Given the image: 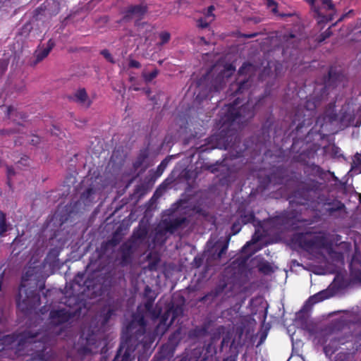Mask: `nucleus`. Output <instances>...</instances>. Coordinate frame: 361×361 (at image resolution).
<instances>
[{
    "mask_svg": "<svg viewBox=\"0 0 361 361\" xmlns=\"http://www.w3.org/2000/svg\"><path fill=\"white\" fill-rule=\"evenodd\" d=\"M253 71L254 66L251 63L244 62L238 69L236 80L230 85L229 95L237 97L232 103L225 105L221 109L219 124L223 129L219 134L209 138L211 142H216L212 145V149H227L230 147L229 137L233 135L232 126L234 123H244L249 121L254 118L256 110L263 105L264 95L259 97L255 104H252L249 97L246 103L240 106L241 99L239 96L248 92L252 86Z\"/></svg>",
    "mask_w": 361,
    "mask_h": 361,
    "instance_id": "nucleus-1",
    "label": "nucleus"
},
{
    "mask_svg": "<svg viewBox=\"0 0 361 361\" xmlns=\"http://www.w3.org/2000/svg\"><path fill=\"white\" fill-rule=\"evenodd\" d=\"M142 306L139 305L137 312L132 316L131 322L126 326V336L122 337L119 348L113 361H133V355L140 338L145 333L147 322Z\"/></svg>",
    "mask_w": 361,
    "mask_h": 361,
    "instance_id": "nucleus-2",
    "label": "nucleus"
},
{
    "mask_svg": "<svg viewBox=\"0 0 361 361\" xmlns=\"http://www.w3.org/2000/svg\"><path fill=\"white\" fill-rule=\"evenodd\" d=\"M16 349L23 350L29 344H34L38 350L31 353L32 360L34 361H52L53 353L47 351V345L50 341L49 336L44 332L39 331L33 332L30 329H25L20 332H16Z\"/></svg>",
    "mask_w": 361,
    "mask_h": 361,
    "instance_id": "nucleus-3",
    "label": "nucleus"
},
{
    "mask_svg": "<svg viewBox=\"0 0 361 361\" xmlns=\"http://www.w3.org/2000/svg\"><path fill=\"white\" fill-rule=\"evenodd\" d=\"M108 281L105 276L94 272L87 276L85 273H78L71 284L73 291L90 298L102 296L108 290Z\"/></svg>",
    "mask_w": 361,
    "mask_h": 361,
    "instance_id": "nucleus-4",
    "label": "nucleus"
},
{
    "mask_svg": "<svg viewBox=\"0 0 361 361\" xmlns=\"http://www.w3.org/2000/svg\"><path fill=\"white\" fill-rule=\"evenodd\" d=\"M29 281L28 274L26 273L22 277V281L16 297L18 309L25 314L31 312L40 305V295L37 283L30 286Z\"/></svg>",
    "mask_w": 361,
    "mask_h": 361,
    "instance_id": "nucleus-5",
    "label": "nucleus"
},
{
    "mask_svg": "<svg viewBox=\"0 0 361 361\" xmlns=\"http://www.w3.org/2000/svg\"><path fill=\"white\" fill-rule=\"evenodd\" d=\"M322 183L313 179L302 182L298 188L293 192V199L290 203L299 205H308L312 203L322 202L320 193Z\"/></svg>",
    "mask_w": 361,
    "mask_h": 361,
    "instance_id": "nucleus-6",
    "label": "nucleus"
},
{
    "mask_svg": "<svg viewBox=\"0 0 361 361\" xmlns=\"http://www.w3.org/2000/svg\"><path fill=\"white\" fill-rule=\"evenodd\" d=\"M224 85L225 80L221 73L214 77L210 73H207L197 81L198 92L196 98L199 100L212 98L215 94L219 92Z\"/></svg>",
    "mask_w": 361,
    "mask_h": 361,
    "instance_id": "nucleus-7",
    "label": "nucleus"
},
{
    "mask_svg": "<svg viewBox=\"0 0 361 361\" xmlns=\"http://www.w3.org/2000/svg\"><path fill=\"white\" fill-rule=\"evenodd\" d=\"M319 100L308 99L304 106H298L294 114L292 123L296 125L295 130L299 132L303 127L310 126L313 123L315 109Z\"/></svg>",
    "mask_w": 361,
    "mask_h": 361,
    "instance_id": "nucleus-8",
    "label": "nucleus"
},
{
    "mask_svg": "<svg viewBox=\"0 0 361 361\" xmlns=\"http://www.w3.org/2000/svg\"><path fill=\"white\" fill-rule=\"evenodd\" d=\"M311 231L297 233L295 236L296 242L300 247L306 250L314 249H328L331 247V243L329 240L325 232L319 231L318 235H314L312 238L307 239V235H312Z\"/></svg>",
    "mask_w": 361,
    "mask_h": 361,
    "instance_id": "nucleus-9",
    "label": "nucleus"
},
{
    "mask_svg": "<svg viewBox=\"0 0 361 361\" xmlns=\"http://www.w3.org/2000/svg\"><path fill=\"white\" fill-rule=\"evenodd\" d=\"M305 1L311 6L318 24H326L333 20L336 9L332 0H322L321 6L316 5L317 0Z\"/></svg>",
    "mask_w": 361,
    "mask_h": 361,
    "instance_id": "nucleus-10",
    "label": "nucleus"
},
{
    "mask_svg": "<svg viewBox=\"0 0 361 361\" xmlns=\"http://www.w3.org/2000/svg\"><path fill=\"white\" fill-rule=\"evenodd\" d=\"M183 309L181 305H171L169 306L164 314L160 315V321L154 329V334L157 336H162L176 319L183 314Z\"/></svg>",
    "mask_w": 361,
    "mask_h": 361,
    "instance_id": "nucleus-11",
    "label": "nucleus"
},
{
    "mask_svg": "<svg viewBox=\"0 0 361 361\" xmlns=\"http://www.w3.org/2000/svg\"><path fill=\"white\" fill-rule=\"evenodd\" d=\"M99 345L98 335L93 331H89L86 336L83 334L80 336L75 348L78 355L85 356L97 353Z\"/></svg>",
    "mask_w": 361,
    "mask_h": 361,
    "instance_id": "nucleus-12",
    "label": "nucleus"
},
{
    "mask_svg": "<svg viewBox=\"0 0 361 361\" xmlns=\"http://www.w3.org/2000/svg\"><path fill=\"white\" fill-rule=\"evenodd\" d=\"M143 298L146 299V301L143 305L146 314L152 320H157L161 315V307L158 305H156L155 307H154L157 295L149 286H146L145 288Z\"/></svg>",
    "mask_w": 361,
    "mask_h": 361,
    "instance_id": "nucleus-13",
    "label": "nucleus"
},
{
    "mask_svg": "<svg viewBox=\"0 0 361 361\" xmlns=\"http://www.w3.org/2000/svg\"><path fill=\"white\" fill-rule=\"evenodd\" d=\"M76 315V312L66 308L52 309L48 317V323L51 326H61L69 322Z\"/></svg>",
    "mask_w": 361,
    "mask_h": 361,
    "instance_id": "nucleus-14",
    "label": "nucleus"
},
{
    "mask_svg": "<svg viewBox=\"0 0 361 361\" xmlns=\"http://www.w3.org/2000/svg\"><path fill=\"white\" fill-rule=\"evenodd\" d=\"M288 176L287 170L281 166L276 167L271 173L260 180V185L264 189L268 188L270 185L276 186L283 185Z\"/></svg>",
    "mask_w": 361,
    "mask_h": 361,
    "instance_id": "nucleus-15",
    "label": "nucleus"
},
{
    "mask_svg": "<svg viewBox=\"0 0 361 361\" xmlns=\"http://www.w3.org/2000/svg\"><path fill=\"white\" fill-rule=\"evenodd\" d=\"M148 11V6L145 3L130 5L123 11V20L126 22L133 18L141 20Z\"/></svg>",
    "mask_w": 361,
    "mask_h": 361,
    "instance_id": "nucleus-16",
    "label": "nucleus"
},
{
    "mask_svg": "<svg viewBox=\"0 0 361 361\" xmlns=\"http://www.w3.org/2000/svg\"><path fill=\"white\" fill-rule=\"evenodd\" d=\"M343 73L336 67L331 66L328 72V78L324 80L323 93H326V88L335 87L344 79Z\"/></svg>",
    "mask_w": 361,
    "mask_h": 361,
    "instance_id": "nucleus-17",
    "label": "nucleus"
},
{
    "mask_svg": "<svg viewBox=\"0 0 361 361\" xmlns=\"http://www.w3.org/2000/svg\"><path fill=\"white\" fill-rule=\"evenodd\" d=\"M54 47L55 42L52 39H49L46 44L39 45L34 52V64L36 65L47 58Z\"/></svg>",
    "mask_w": 361,
    "mask_h": 361,
    "instance_id": "nucleus-18",
    "label": "nucleus"
},
{
    "mask_svg": "<svg viewBox=\"0 0 361 361\" xmlns=\"http://www.w3.org/2000/svg\"><path fill=\"white\" fill-rule=\"evenodd\" d=\"M236 213L238 216L237 219L240 221L243 225L252 223L255 219L254 212L252 210H247L245 205L243 204H241L238 207Z\"/></svg>",
    "mask_w": 361,
    "mask_h": 361,
    "instance_id": "nucleus-19",
    "label": "nucleus"
},
{
    "mask_svg": "<svg viewBox=\"0 0 361 361\" xmlns=\"http://www.w3.org/2000/svg\"><path fill=\"white\" fill-rule=\"evenodd\" d=\"M187 222V218L184 216L170 219L163 221L164 229L170 233H174Z\"/></svg>",
    "mask_w": 361,
    "mask_h": 361,
    "instance_id": "nucleus-20",
    "label": "nucleus"
},
{
    "mask_svg": "<svg viewBox=\"0 0 361 361\" xmlns=\"http://www.w3.org/2000/svg\"><path fill=\"white\" fill-rule=\"evenodd\" d=\"M98 190L94 185H90L80 197V200L85 206H89L95 202V198L97 195Z\"/></svg>",
    "mask_w": 361,
    "mask_h": 361,
    "instance_id": "nucleus-21",
    "label": "nucleus"
},
{
    "mask_svg": "<svg viewBox=\"0 0 361 361\" xmlns=\"http://www.w3.org/2000/svg\"><path fill=\"white\" fill-rule=\"evenodd\" d=\"M121 263L122 265H127L132 261L133 245L130 242H125L120 247Z\"/></svg>",
    "mask_w": 361,
    "mask_h": 361,
    "instance_id": "nucleus-22",
    "label": "nucleus"
},
{
    "mask_svg": "<svg viewBox=\"0 0 361 361\" xmlns=\"http://www.w3.org/2000/svg\"><path fill=\"white\" fill-rule=\"evenodd\" d=\"M73 100L87 109L89 108L92 103L85 88H80L75 92Z\"/></svg>",
    "mask_w": 361,
    "mask_h": 361,
    "instance_id": "nucleus-23",
    "label": "nucleus"
},
{
    "mask_svg": "<svg viewBox=\"0 0 361 361\" xmlns=\"http://www.w3.org/2000/svg\"><path fill=\"white\" fill-rule=\"evenodd\" d=\"M227 287V283L223 281H221L216 287L212 289L210 292L207 293L204 296L201 298V301H206L209 299L214 300V298L221 295Z\"/></svg>",
    "mask_w": 361,
    "mask_h": 361,
    "instance_id": "nucleus-24",
    "label": "nucleus"
},
{
    "mask_svg": "<svg viewBox=\"0 0 361 361\" xmlns=\"http://www.w3.org/2000/svg\"><path fill=\"white\" fill-rule=\"evenodd\" d=\"M180 329H178L173 332L169 337V357L173 355L176 348L180 341Z\"/></svg>",
    "mask_w": 361,
    "mask_h": 361,
    "instance_id": "nucleus-25",
    "label": "nucleus"
},
{
    "mask_svg": "<svg viewBox=\"0 0 361 361\" xmlns=\"http://www.w3.org/2000/svg\"><path fill=\"white\" fill-rule=\"evenodd\" d=\"M149 155V149L148 147L141 149L139 152V154L133 164V169L135 170H137L140 168H141L146 162V160L148 159Z\"/></svg>",
    "mask_w": 361,
    "mask_h": 361,
    "instance_id": "nucleus-26",
    "label": "nucleus"
},
{
    "mask_svg": "<svg viewBox=\"0 0 361 361\" xmlns=\"http://www.w3.org/2000/svg\"><path fill=\"white\" fill-rule=\"evenodd\" d=\"M324 204L328 206L326 210L329 215H333L335 212L342 211L345 208V204L338 200H328Z\"/></svg>",
    "mask_w": 361,
    "mask_h": 361,
    "instance_id": "nucleus-27",
    "label": "nucleus"
},
{
    "mask_svg": "<svg viewBox=\"0 0 361 361\" xmlns=\"http://www.w3.org/2000/svg\"><path fill=\"white\" fill-rule=\"evenodd\" d=\"M337 118H338V115L334 110H332L329 112L326 111V112H324V114L322 116L317 118L316 124L319 125L321 127H323L324 123H331L336 121L337 120Z\"/></svg>",
    "mask_w": 361,
    "mask_h": 361,
    "instance_id": "nucleus-28",
    "label": "nucleus"
},
{
    "mask_svg": "<svg viewBox=\"0 0 361 361\" xmlns=\"http://www.w3.org/2000/svg\"><path fill=\"white\" fill-rule=\"evenodd\" d=\"M331 296H333L332 291L329 289H325L310 296L308 299V302L314 305L324 300L329 299Z\"/></svg>",
    "mask_w": 361,
    "mask_h": 361,
    "instance_id": "nucleus-29",
    "label": "nucleus"
},
{
    "mask_svg": "<svg viewBox=\"0 0 361 361\" xmlns=\"http://www.w3.org/2000/svg\"><path fill=\"white\" fill-rule=\"evenodd\" d=\"M7 116L13 122L20 124V121H24L27 118V114L23 111H18L12 106H9L7 108Z\"/></svg>",
    "mask_w": 361,
    "mask_h": 361,
    "instance_id": "nucleus-30",
    "label": "nucleus"
},
{
    "mask_svg": "<svg viewBox=\"0 0 361 361\" xmlns=\"http://www.w3.org/2000/svg\"><path fill=\"white\" fill-rule=\"evenodd\" d=\"M170 159H171L170 156L166 157L158 165V166L157 167V169L155 171L151 170L149 171L152 179H157L162 175V173L165 171L166 168L167 167V166L170 161Z\"/></svg>",
    "mask_w": 361,
    "mask_h": 361,
    "instance_id": "nucleus-31",
    "label": "nucleus"
},
{
    "mask_svg": "<svg viewBox=\"0 0 361 361\" xmlns=\"http://www.w3.org/2000/svg\"><path fill=\"white\" fill-rule=\"evenodd\" d=\"M16 332L6 335L1 338L2 343L11 348L13 347L16 348Z\"/></svg>",
    "mask_w": 361,
    "mask_h": 361,
    "instance_id": "nucleus-32",
    "label": "nucleus"
},
{
    "mask_svg": "<svg viewBox=\"0 0 361 361\" xmlns=\"http://www.w3.org/2000/svg\"><path fill=\"white\" fill-rule=\"evenodd\" d=\"M265 1H266V4H267V8H270L271 12L275 16H280L281 18L286 17V16H288V17L292 16V14H290V13H288V14L279 13V12H278V4L275 1H274V0H265Z\"/></svg>",
    "mask_w": 361,
    "mask_h": 361,
    "instance_id": "nucleus-33",
    "label": "nucleus"
},
{
    "mask_svg": "<svg viewBox=\"0 0 361 361\" xmlns=\"http://www.w3.org/2000/svg\"><path fill=\"white\" fill-rule=\"evenodd\" d=\"M147 235V230L145 227H139L137 229L134 230L132 238L134 241L137 240H143L146 238Z\"/></svg>",
    "mask_w": 361,
    "mask_h": 361,
    "instance_id": "nucleus-34",
    "label": "nucleus"
},
{
    "mask_svg": "<svg viewBox=\"0 0 361 361\" xmlns=\"http://www.w3.org/2000/svg\"><path fill=\"white\" fill-rule=\"evenodd\" d=\"M274 123V118L272 114H270L262 126V130L264 135L267 134V135L269 136V132L271 129Z\"/></svg>",
    "mask_w": 361,
    "mask_h": 361,
    "instance_id": "nucleus-35",
    "label": "nucleus"
},
{
    "mask_svg": "<svg viewBox=\"0 0 361 361\" xmlns=\"http://www.w3.org/2000/svg\"><path fill=\"white\" fill-rule=\"evenodd\" d=\"M115 309L111 307H109L106 312H104V309L102 310L100 316L102 317V324L103 326L107 324L111 316L115 314Z\"/></svg>",
    "mask_w": 361,
    "mask_h": 361,
    "instance_id": "nucleus-36",
    "label": "nucleus"
},
{
    "mask_svg": "<svg viewBox=\"0 0 361 361\" xmlns=\"http://www.w3.org/2000/svg\"><path fill=\"white\" fill-rule=\"evenodd\" d=\"M311 173L313 176H318L319 178H324L326 173L324 170L319 165L312 164L310 166Z\"/></svg>",
    "mask_w": 361,
    "mask_h": 361,
    "instance_id": "nucleus-37",
    "label": "nucleus"
},
{
    "mask_svg": "<svg viewBox=\"0 0 361 361\" xmlns=\"http://www.w3.org/2000/svg\"><path fill=\"white\" fill-rule=\"evenodd\" d=\"M159 73V70L157 68H154L150 73L142 72V77L146 83H149L157 77Z\"/></svg>",
    "mask_w": 361,
    "mask_h": 361,
    "instance_id": "nucleus-38",
    "label": "nucleus"
},
{
    "mask_svg": "<svg viewBox=\"0 0 361 361\" xmlns=\"http://www.w3.org/2000/svg\"><path fill=\"white\" fill-rule=\"evenodd\" d=\"M8 225L6 223V214L0 211V235H4V234L8 231Z\"/></svg>",
    "mask_w": 361,
    "mask_h": 361,
    "instance_id": "nucleus-39",
    "label": "nucleus"
},
{
    "mask_svg": "<svg viewBox=\"0 0 361 361\" xmlns=\"http://www.w3.org/2000/svg\"><path fill=\"white\" fill-rule=\"evenodd\" d=\"M345 326V322L341 319H336L333 321L329 325L331 331H341Z\"/></svg>",
    "mask_w": 361,
    "mask_h": 361,
    "instance_id": "nucleus-40",
    "label": "nucleus"
},
{
    "mask_svg": "<svg viewBox=\"0 0 361 361\" xmlns=\"http://www.w3.org/2000/svg\"><path fill=\"white\" fill-rule=\"evenodd\" d=\"M219 246V243L216 245V259H221V257L226 254L228 246V240L224 242L222 245L220 246V249L217 251V247Z\"/></svg>",
    "mask_w": 361,
    "mask_h": 361,
    "instance_id": "nucleus-41",
    "label": "nucleus"
},
{
    "mask_svg": "<svg viewBox=\"0 0 361 361\" xmlns=\"http://www.w3.org/2000/svg\"><path fill=\"white\" fill-rule=\"evenodd\" d=\"M160 42L158 43L159 46H163L168 43L171 39V34L167 31L161 32L159 34Z\"/></svg>",
    "mask_w": 361,
    "mask_h": 361,
    "instance_id": "nucleus-42",
    "label": "nucleus"
},
{
    "mask_svg": "<svg viewBox=\"0 0 361 361\" xmlns=\"http://www.w3.org/2000/svg\"><path fill=\"white\" fill-rule=\"evenodd\" d=\"M120 240L121 239L118 238L117 233H115L111 240H109L107 243H102V247L106 249L108 244H110L112 246H116L119 243Z\"/></svg>",
    "mask_w": 361,
    "mask_h": 361,
    "instance_id": "nucleus-43",
    "label": "nucleus"
},
{
    "mask_svg": "<svg viewBox=\"0 0 361 361\" xmlns=\"http://www.w3.org/2000/svg\"><path fill=\"white\" fill-rule=\"evenodd\" d=\"M259 271L264 274H269L273 271V269L270 264L267 262L259 267Z\"/></svg>",
    "mask_w": 361,
    "mask_h": 361,
    "instance_id": "nucleus-44",
    "label": "nucleus"
},
{
    "mask_svg": "<svg viewBox=\"0 0 361 361\" xmlns=\"http://www.w3.org/2000/svg\"><path fill=\"white\" fill-rule=\"evenodd\" d=\"M243 226V224L240 221L236 219V221H235L231 226L232 234L236 235L237 233H238L241 231Z\"/></svg>",
    "mask_w": 361,
    "mask_h": 361,
    "instance_id": "nucleus-45",
    "label": "nucleus"
},
{
    "mask_svg": "<svg viewBox=\"0 0 361 361\" xmlns=\"http://www.w3.org/2000/svg\"><path fill=\"white\" fill-rule=\"evenodd\" d=\"M204 259V258L203 255L195 256L192 262V267L200 268L203 264Z\"/></svg>",
    "mask_w": 361,
    "mask_h": 361,
    "instance_id": "nucleus-46",
    "label": "nucleus"
},
{
    "mask_svg": "<svg viewBox=\"0 0 361 361\" xmlns=\"http://www.w3.org/2000/svg\"><path fill=\"white\" fill-rule=\"evenodd\" d=\"M44 12L45 7L40 6L34 11L33 17L35 18L36 20H41L40 16L44 15Z\"/></svg>",
    "mask_w": 361,
    "mask_h": 361,
    "instance_id": "nucleus-47",
    "label": "nucleus"
},
{
    "mask_svg": "<svg viewBox=\"0 0 361 361\" xmlns=\"http://www.w3.org/2000/svg\"><path fill=\"white\" fill-rule=\"evenodd\" d=\"M8 61L6 59H0V78L4 75L8 69Z\"/></svg>",
    "mask_w": 361,
    "mask_h": 361,
    "instance_id": "nucleus-48",
    "label": "nucleus"
},
{
    "mask_svg": "<svg viewBox=\"0 0 361 361\" xmlns=\"http://www.w3.org/2000/svg\"><path fill=\"white\" fill-rule=\"evenodd\" d=\"M332 35V32L331 30V27H329L324 32L321 33L319 36L318 41L319 42H322L329 38Z\"/></svg>",
    "mask_w": 361,
    "mask_h": 361,
    "instance_id": "nucleus-49",
    "label": "nucleus"
},
{
    "mask_svg": "<svg viewBox=\"0 0 361 361\" xmlns=\"http://www.w3.org/2000/svg\"><path fill=\"white\" fill-rule=\"evenodd\" d=\"M100 54L102 55L109 62L114 63L115 61L108 49H102L100 51Z\"/></svg>",
    "mask_w": 361,
    "mask_h": 361,
    "instance_id": "nucleus-50",
    "label": "nucleus"
},
{
    "mask_svg": "<svg viewBox=\"0 0 361 361\" xmlns=\"http://www.w3.org/2000/svg\"><path fill=\"white\" fill-rule=\"evenodd\" d=\"M15 170L13 169V166H7V171H6V174H7V184L8 185V186L11 188V177L15 175Z\"/></svg>",
    "mask_w": 361,
    "mask_h": 361,
    "instance_id": "nucleus-51",
    "label": "nucleus"
},
{
    "mask_svg": "<svg viewBox=\"0 0 361 361\" xmlns=\"http://www.w3.org/2000/svg\"><path fill=\"white\" fill-rule=\"evenodd\" d=\"M361 166V154L356 153L353 158L352 168Z\"/></svg>",
    "mask_w": 361,
    "mask_h": 361,
    "instance_id": "nucleus-52",
    "label": "nucleus"
},
{
    "mask_svg": "<svg viewBox=\"0 0 361 361\" xmlns=\"http://www.w3.org/2000/svg\"><path fill=\"white\" fill-rule=\"evenodd\" d=\"M197 27L202 29L209 27L210 22H208L204 18H200L197 20Z\"/></svg>",
    "mask_w": 361,
    "mask_h": 361,
    "instance_id": "nucleus-53",
    "label": "nucleus"
},
{
    "mask_svg": "<svg viewBox=\"0 0 361 361\" xmlns=\"http://www.w3.org/2000/svg\"><path fill=\"white\" fill-rule=\"evenodd\" d=\"M215 10V8L213 5L209 6L206 11L204 13L205 18H212V20L214 18V11Z\"/></svg>",
    "mask_w": 361,
    "mask_h": 361,
    "instance_id": "nucleus-54",
    "label": "nucleus"
},
{
    "mask_svg": "<svg viewBox=\"0 0 361 361\" xmlns=\"http://www.w3.org/2000/svg\"><path fill=\"white\" fill-rule=\"evenodd\" d=\"M128 66L130 68H140L141 67V63L135 59H130Z\"/></svg>",
    "mask_w": 361,
    "mask_h": 361,
    "instance_id": "nucleus-55",
    "label": "nucleus"
},
{
    "mask_svg": "<svg viewBox=\"0 0 361 361\" xmlns=\"http://www.w3.org/2000/svg\"><path fill=\"white\" fill-rule=\"evenodd\" d=\"M40 137L38 135H33L30 140V143L32 145H37L40 142Z\"/></svg>",
    "mask_w": 361,
    "mask_h": 361,
    "instance_id": "nucleus-56",
    "label": "nucleus"
},
{
    "mask_svg": "<svg viewBox=\"0 0 361 361\" xmlns=\"http://www.w3.org/2000/svg\"><path fill=\"white\" fill-rule=\"evenodd\" d=\"M238 360V353H233L230 355L223 359V361H237Z\"/></svg>",
    "mask_w": 361,
    "mask_h": 361,
    "instance_id": "nucleus-57",
    "label": "nucleus"
},
{
    "mask_svg": "<svg viewBox=\"0 0 361 361\" xmlns=\"http://www.w3.org/2000/svg\"><path fill=\"white\" fill-rule=\"evenodd\" d=\"M18 164H20L23 166H27L28 165V163H29V157L26 155H23L20 159L18 161Z\"/></svg>",
    "mask_w": 361,
    "mask_h": 361,
    "instance_id": "nucleus-58",
    "label": "nucleus"
},
{
    "mask_svg": "<svg viewBox=\"0 0 361 361\" xmlns=\"http://www.w3.org/2000/svg\"><path fill=\"white\" fill-rule=\"evenodd\" d=\"M257 35H258V32H252L250 34H242L240 35V37L247 38V39H250V38H254V37H257Z\"/></svg>",
    "mask_w": 361,
    "mask_h": 361,
    "instance_id": "nucleus-59",
    "label": "nucleus"
},
{
    "mask_svg": "<svg viewBox=\"0 0 361 361\" xmlns=\"http://www.w3.org/2000/svg\"><path fill=\"white\" fill-rule=\"evenodd\" d=\"M295 38V35L293 34L284 35L283 36V39L286 42H288L289 39Z\"/></svg>",
    "mask_w": 361,
    "mask_h": 361,
    "instance_id": "nucleus-60",
    "label": "nucleus"
},
{
    "mask_svg": "<svg viewBox=\"0 0 361 361\" xmlns=\"http://www.w3.org/2000/svg\"><path fill=\"white\" fill-rule=\"evenodd\" d=\"M324 352L326 355L329 354L331 355L334 353V351L331 350V348L328 345L324 346Z\"/></svg>",
    "mask_w": 361,
    "mask_h": 361,
    "instance_id": "nucleus-61",
    "label": "nucleus"
},
{
    "mask_svg": "<svg viewBox=\"0 0 361 361\" xmlns=\"http://www.w3.org/2000/svg\"><path fill=\"white\" fill-rule=\"evenodd\" d=\"M208 170H209L212 173H215L218 171L217 167L215 165H210L207 167Z\"/></svg>",
    "mask_w": 361,
    "mask_h": 361,
    "instance_id": "nucleus-62",
    "label": "nucleus"
},
{
    "mask_svg": "<svg viewBox=\"0 0 361 361\" xmlns=\"http://www.w3.org/2000/svg\"><path fill=\"white\" fill-rule=\"evenodd\" d=\"M11 133H14V131L11 130H2L0 132L1 135L11 134Z\"/></svg>",
    "mask_w": 361,
    "mask_h": 361,
    "instance_id": "nucleus-63",
    "label": "nucleus"
},
{
    "mask_svg": "<svg viewBox=\"0 0 361 361\" xmlns=\"http://www.w3.org/2000/svg\"><path fill=\"white\" fill-rule=\"evenodd\" d=\"M22 30H27V32H29L30 31V30H31L30 24H25V25L23 27Z\"/></svg>",
    "mask_w": 361,
    "mask_h": 361,
    "instance_id": "nucleus-64",
    "label": "nucleus"
}]
</instances>
